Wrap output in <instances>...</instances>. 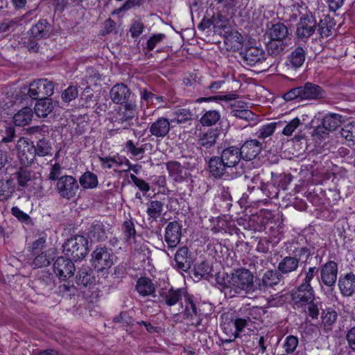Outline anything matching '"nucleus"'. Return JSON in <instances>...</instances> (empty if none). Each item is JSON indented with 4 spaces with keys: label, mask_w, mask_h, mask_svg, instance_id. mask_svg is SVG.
<instances>
[{
    "label": "nucleus",
    "mask_w": 355,
    "mask_h": 355,
    "mask_svg": "<svg viewBox=\"0 0 355 355\" xmlns=\"http://www.w3.org/2000/svg\"><path fill=\"white\" fill-rule=\"evenodd\" d=\"M254 276L248 269H239L223 278L224 288L229 291L230 297L250 293L253 291Z\"/></svg>",
    "instance_id": "f257e3e1"
},
{
    "label": "nucleus",
    "mask_w": 355,
    "mask_h": 355,
    "mask_svg": "<svg viewBox=\"0 0 355 355\" xmlns=\"http://www.w3.org/2000/svg\"><path fill=\"white\" fill-rule=\"evenodd\" d=\"M88 241L82 235H74L62 245V252L73 261H80L88 253Z\"/></svg>",
    "instance_id": "f03ea898"
},
{
    "label": "nucleus",
    "mask_w": 355,
    "mask_h": 355,
    "mask_svg": "<svg viewBox=\"0 0 355 355\" xmlns=\"http://www.w3.org/2000/svg\"><path fill=\"white\" fill-rule=\"evenodd\" d=\"M27 89V94L34 100L44 99L51 96L54 92V83L46 78L34 80Z\"/></svg>",
    "instance_id": "7ed1b4c3"
},
{
    "label": "nucleus",
    "mask_w": 355,
    "mask_h": 355,
    "mask_svg": "<svg viewBox=\"0 0 355 355\" xmlns=\"http://www.w3.org/2000/svg\"><path fill=\"white\" fill-rule=\"evenodd\" d=\"M136 115L135 105L132 103H126L121 107L112 118V125L116 130L129 128L133 124V120Z\"/></svg>",
    "instance_id": "20e7f679"
},
{
    "label": "nucleus",
    "mask_w": 355,
    "mask_h": 355,
    "mask_svg": "<svg viewBox=\"0 0 355 355\" xmlns=\"http://www.w3.org/2000/svg\"><path fill=\"white\" fill-rule=\"evenodd\" d=\"M114 254L105 246L96 248L92 254V263L99 271L110 268L113 265Z\"/></svg>",
    "instance_id": "39448f33"
},
{
    "label": "nucleus",
    "mask_w": 355,
    "mask_h": 355,
    "mask_svg": "<svg viewBox=\"0 0 355 355\" xmlns=\"http://www.w3.org/2000/svg\"><path fill=\"white\" fill-rule=\"evenodd\" d=\"M17 156L21 164L28 166L33 163L35 159V148L32 141L27 138L20 137L16 144Z\"/></svg>",
    "instance_id": "423d86ee"
},
{
    "label": "nucleus",
    "mask_w": 355,
    "mask_h": 355,
    "mask_svg": "<svg viewBox=\"0 0 355 355\" xmlns=\"http://www.w3.org/2000/svg\"><path fill=\"white\" fill-rule=\"evenodd\" d=\"M56 189L62 198L69 200L76 196L79 185L73 176L63 175L58 179Z\"/></svg>",
    "instance_id": "0eeeda50"
},
{
    "label": "nucleus",
    "mask_w": 355,
    "mask_h": 355,
    "mask_svg": "<svg viewBox=\"0 0 355 355\" xmlns=\"http://www.w3.org/2000/svg\"><path fill=\"white\" fill-rule=\"evenodd\" d=\"M73 260L64 257H59L53 263V270L60 279L65 280L74 275L76 270Z\"/></svg>",
    "instance_id": "6e6552de"
},
{
    "label": "nucleus",
    "mask_w": 355,
    "mask_h": 355,
    "mask_svg": "<svg viewBox=\"0 0 355 355\" xmlns=\"http://www.w3.org/2000/svg\"><path fill=\"white\" fill-rule=\"evenodd\" d=\"M183 291L181 289L174 290L170 286H164L159 291V304L171 306L177 304L182 297Z\"/></svg>",
    "instance_id": "1a4fd4ad"
},
{
    "label": "nucleus",
    "mask_w": 355,
    "mask_h": 355,
    "mask_svg": "<svg viewBox=\"0 0 355 355\" xmlns=\"http://www.w3.org/2000/svg\"><path fill=\"white\" fill-rule=\"evenodd\" d=\"M75 279L77 285L85 288H90L96 283L94 271L88 265H83L78 268Z\"/></svg>",
    "instance_id": "9d476101"
},
{
    "label": "nucleus",
    "mask_w": 355,
    "mask_h": 355,
    "mask_svg": "<svg viewBox=\"0 0 355 355\" xmlns=\"http://www.w3.org/2000/svg\"><path fill=\"white\" fill-rule=\"evenodd\" d=\"M338 275L337 263L329 261L324 264L320 270V277L322 283L327 286L334 285Z\"/></svg>",
    "instance_id": "9b49d317"
},
{
    "label": "nucleus",
    "mask_w": 355,
    "mask_h": 355,
    "mask_svg": "<svg viewBox=\"0 0 355 355\" xmlns=\"http://www.w3.org/2000/svg\"><path fill=\"white\" fill-rule=\"evenodd\" d=\"M266 53L263 49L252 46L246 48L243 57L247 64L254 66L262 63L266 60Z\"/></svg>",
    "instance_id": "f8f14e48"
},
{
    "label": "nucleus",
    "mask_w": 355,
    "mask_h": 355,
    "mask_svg": "<svg viewBox=\"0 0 355 355\" xmlns=\"http://www.w3.org/2000/svg\"><path fill=\"white\" fill-rule=\"evenodd\" d=\"M316 21L311 15H306L297 24L296 33L302 38L309 37L315 31Z\"/></svg>",
    "instance_id": "ddd939ff"
},
{
    "label": "nucleus",
    "mask_w": 355,
    "mask_h": 355,
    "mask_svg": "<svg viewBox=\"0 0 355 355\" xmlns=\"http://www.w3.org/2000/svg\"><path fill=\"white\" fill-rule=\"evenodd\" d=\"M220 157L226 167L232 168L239 164L242 157L239 148L230 146L222 151Z\"/></svg>",
    "instance_id": "4468645a"
},
{
    "label": "nucleus",
    "mask_w": 355,
    "mask_h": 355,
    "mask_svg": "<svg viewBox=\"0 0 355 355\" xmlns=\"http://www.w3.org/2000/svg\"><path fill=\"white\" fill-rule=\"evenodd\" d=\"M293 300L297 304L304 305L313 301L315 298L314 291L312 287L300 285L297 289L292 293Z\"/></svg>",
    "instance_id": "2eb2a0df"
},
{
    "label": "nucleus",
    "mask_w": 355,
    "mask_h": 355,
    "mask_svg": "<svg viewBox=\"0 0 355 355\" xmlns=\"http://www.w3.org/2000/svg\"><path fill=\"white\" fill-rule=\"evenodd\" d=\"M300 100H315L321 98L324 96L323 90L317 85L306 83L304 85L300 86Z\"/></svg>",
    "instance_id": "dca6fc26"
},
{
    "label": "nucleus",
    "mask_w": 355,
    "mask_h": 355,
    "mask_svg": "<svg viewBox=\"0 0 355 355\" xmlns=\"http://www.w3.org/2000/svg\"><path fill=\"white\" fill-rule=\"evenodd\" d=\"M261 145L256 139H250L245 141L239 148L241 157L243 159L251 160L257 157L261 152Z\"/></svg>",
    "instance_id": "f3484780"
},
{
    "label": "nucleus",
    "mask_w": 355,
    "mask_h": 355,
    "mask_svg": "<svg viewBox=\"0 0 355 355\" xmlns=\"http://www.w3.org/2000/svg\"><path fill=\"white\" fill-rule=\"evenodd\" d=\"M249 321L247 318H236L234 321L224 323L222 326L223 331L234 338L239 336L243 329L248 326Z\"/></svg>",
    "instance_id": "a211bd4d"
},
{
    "label": "nucleus",
    "mask_w": 355,
    "mask_h": 355,
    "mask_svg": "<svg viewBox=\"0 0 355 355\" xmlns=\"http://www.w3.org/2000/svg\"><path fill=\"white\" fill-rule=\"evenodd\" d=\"M130 94V89L123 83L115 85L110 92L112 101L116 104H126Z\"/></svg>",
    "instance_id": "6ab92c4d"
},
{
    "label": "nucleus",
    "mask_w": 355,
    "mask_h": 355,
    "mask_svg": "<svg viewBox=\"0 0 355 355\" xmlns=\"http://www.w3.org/2000/svg\"><path fill=\"white\" fill-rule=\"evenodd\" d=\"M181 236L180 226L177 222L170 223L165 232V241L168 247L174 248L179 243Z\"/></svg>",
    "instance_id": "aec40b11"
},
{
    "label": "nucleus",
    "mask_w": 355,
    "mask_h": 355,
    "mask_svg": "<svg viewBox=\"0 0 355 355\" xmlns=\"http://www.w3.org/2000/svg\"><path fill=\"white\" fill-rule=\"evenodd\" d=\"M55 286L53 277L47 272H42L35 282V287L37 292L44 294L51 291Z\"/></svg>",
    "instance_id": "412c9836"
},
{
    "label": "nucleus",
    "mask_w": 355,
    "mask_h": 355,
    "mask_svg": "<svg viewBox=\"0 0 355 355\" xmlns=\"http://www.w3.org/2000/svg\"><path fill=\"white\" fill-rule=\"evenodd\" d=\"M19 187H26L31 185L37 179L36 173L26 167H21L15 173Z\"/></svg>",
    "instance_id": "4be33fe9"
},
{
    "label": "nucleus",
    "mask_w": 355,
    "mask_h": 355,
    "mask_svg": "<svg viewBox=\"0 0 355 355\" xmlns=\"http://www.w3.org/2000/svg\"><path fill=\"white\" fill-rule=\"evenodd\" d=\"M338 286L341 293L345 296H351L355 289V275L347 273L340 277L338 280Z\"/></svg>",
    "instance_id": "5701e85b"
},
{
    "label": "nucleus",
    "mask_w": 355,
    "mask_h": 355,
    "mask_svg": "<svg viewBox=\"0 0 355 355\" xmlns=\"http://www.w3.org/2000/svg\"><path fill=\"white\" fill-rule=\"evenodd\" d=\"M231 114L245 121H252L255 116V114L248 109V107L243 102H237L232 105Z\"/></svg>",
    "instance_id": "b1692460"
},
{
    "label": "nucleus",
    "mask_w": 355,
    "mask_h": 355,
    "mask_svg": "<svg viewBox=\"0 0 355 355\" xmlns=\"http://www.w3.org/2000/svg\"><path fill=\"white\" fill-rule=\"evenodd\" d=\"M55 106V103L50 98L39 99L35 105V112L39 117H46L51 113Z\"/></svg>",
    "instance_id": "393cba45"
},
{
    "label": "nucleus",
    "mask_w": 355,
    "mask_h": 355,
    "mask_svg": "<svg viewBox=\"0 0 355 355\" xmlns=\"http://www.w3.org/2000/svg\"><path fill=\"white\" fill-rule=\"evenodd\" d=\"M169 175L177 182L182 181L187 175V169L178 162H170L166 164Z\"/></svg>",
    "instance_id": "a878e982"
},
{
    "label": "nucleus",
    "mask_w": 355,
    "mask_h": 355,
    "mask_svg": "<svg viewBox=\"0 0 355 355\" xmlns=\"http://www.w3.org/2000/svg\"><path fill=\"white\" fill-rule=\"evenodd\" d=\"M305 57V51L302 47H297L289 55L287 66L295 69L300 68L304 64Z\"/></svg>",
    "instance_id": "bb28decb"
},
{
    "label": "nucleus",
    "mask_w": 355,
    "mask_h": 355,
    "mask_svg": "<svg viewBox=\"0 0 355 355\" xmlns=\"http://www.w3.org/2000/svg\"><path fill=\"white\" fill-rule=\"evenodd\" d=\"M209 168L210 173L215 178L222 177L229 169L219 157H214L209 159Z\"/></svg>",
    "instance_id": "cd10ccee"
},
{
    "label": "nucleus",
    "mask_w": 355,
    "mask_h": 355,
    "mask_svg": "<svg viewBox=\"0 0 355 355\" xmlns=\"http://www.w3.org/2000/svg\"><path fill=\"white\" fill-rule=\"evenodd\" d=\"M33 117V110L28 107H23L13 116V122L15 125L25 126L29 124Z\"/></svg>",
    "instance_id": "c85d7f7f"
},
{
    "label": "nucleus",
    "mask_w": 355,
    "mask_h": 355,
    "mask_svg": "<svg viewBox=\"0 0 355 355\" xmlns=\"http://www.w3.org/2000/svg\"><path fill=\"white\" fill-rule=\"evenodd\" d=\"M299 259L293 257H284L278 264V270L283 274H288L297 269Z\"/></svg>",
    "instance_id": "c756f323"
},
{
    "label": "nucleus",
    "mask_w": 355,
    "mask_h": 355,
    "mask_svg": "<svg viewBox=\"0 0 355 355\" xmlns=\"http://www.w3.org/2000/svg\"><path fill=\"white\" fill-rule=\"evenodd\" d=\"M189 250L187 247L180 248L175 256L176 266L180 269L186 271L189 268L190 261L189 257Z\"/></svg>",
    "instance_id": "7c9ffc66"
},
{
    "label": "nucleus",
    "mask_w": 355,
    "mask_h": 355,
    "mask_svg": "<svg viewBox=\"0 0 355 355\" xmlns=\"http://www.w3.org/2000/svg\"><path fill=\"white\" fill-rule=\"evenodd\" d=\"M136 289L140 295L146 296L153 294L155 288L149 278L140 277L137 280Z\"/></svg>",
    "instance_id": "2f4dec72"
},
{
    "label": "nucleus",
    "mask_w": 355,
    "mask_h": 355,
    "mask_svg": "<svg viewBox=\"0 0 355 355\" xmlns=\"http://www.w3.org/2000/svg\"><path fill=\"white\" fill-rule=\"evenodd\" d=\"M79 182L81 187L85 189H92L97 187L98 180L97 175L91 172H85L79 178Z\"/></svg>",
    "instance_id": "473e14b6"
},
{
    "label": "nucleus",
    "mask_w": 355,
    "mask_h": 355,
    "mask_svg": "<svg viewBox=\"0 0 355 355\" xmlns=\"http://www.w3.org/2000/svg\"><path fill=\"white\" fill-rule=\"evenodd\" d=\"M288 35L287 27L282 23L273 24L269 30V36L271 40H284Z\"/></svg>",
    "instance_id": "72a5a7b5"
},
{
    "label": "nucleus",
    "mask_w": 355,
    "mask_h": 355,
    "mask_svg": "<svg viewBox=\"0 0 355 355\" xmlns=\"http://www.w3.org/2000/svg\"><path fill=\"white\" fill-rule=\"evenodd\" d=\"M49 24L46 19H40L32 26L31 32L34 37L43 38L48 35Z\"/></svg>",
    "instance_id": "f704fd0d"
},
{
    "label": "nucleus",
    "mask_w": 355,
    "mask_h": 355,
    "mask_svg": "<svg viewBox=\"0 0 355 355\" xmlns=\"http://www.w3.org/2000/svg\"><path fill=\"white\" fill-rule=\"evenodd\" d=\"M334 26L333 19L329 17H325L320 21L318 31L322 37H327L331 35Z\"/></svg>",
    "instance_id": "c9c22d12"
},
{
    "label": "nucleus",
    "mask_w": 355,
    "mask_h": 355,
    "mask_svg": "<svg viewBox=\"0 0 355 355\" xmlns=\"http://www.w3.org/2000/svg\"><path fill=\"white\" fill-rule=\"evenodd\" d=\"M341 118V116L338 114H327L322 120L323 125H324V128L329 131H334L340 125Z\"/></svg>",
    "instance_id": "e433bc0d"
},
{
    "label": "nucleus",
    "mask_w": 355,
    "mask_h": 355,
    "mask_svg": "<svg viewBox=\"0 0 355 355\" xmlns=\"http://www.w3.org/2000/svg\"><path fill=\"white\" fill-rule=\"evenodd\" d=\"M338 318L337 312L331 308H327L321 313L322 322L326 329H330Z\"/></svg>",
    "instance_id": "4c0bfd02"
},
{
    "label": "nucleus",
    "mask_w": 355,
    "mask_h": 355,
    "mask_svg": "<svg viewBox=\"0 0 355 355\" xmlns=\"http://www.w3.org/2000/svg\"><path fill=\"white\" fill-rule=\"evenodd\" d=\"M340 135L344 138L348 145L355 144V122H351L345 125L340 131Z\"/></svg>",
    "instance_id": "58836bf2"
},
{
    "label": "nucleus",
    "mask_w": 355,
    "mask_h": 355,
    "mask_svg": "<svg viewBox=\"0 0 355 355\" xmlns=\"http://www.w3.org/2000/svg\"><path fill=\"white\" fill-rule=\"evenodd\" d=\"M35 154L40 157H44L51 153L52 146L49 140L42 138L37 141Z\"/></svg>",
    "instance_id": "ea45409f"
},
{
    "label": "nucleus",
    "mask_w": 355,
    "mask_h": 355,
    "mask_svg": "<svg viewBox=\"0 0 355 355\" xmlns=\"http://www.w3.org/2000/svg\"><path fill=\"white\" fill-rule=\"evenodd\" d=\"M220 113L216 110L207 111L200 118V122L204 126H211L220 119Z\"/></svg>",
    "instance_id": "a19ab883"
},
{
    "label": "nucleus",
    "mask_w": 355,
    "mask_h": 355,
    "mask_svg": "<svg viewBox=\"0 0 355 355\" xmlns=\"http://www.w3.org/2000/svg\"><path fill=\"white\" fill-rule=\"evenodd\" d=\"M89 234L92 238L97 241H101L105 237L104 225L101 222L94 223L89 230Z\"/></svg>",
    "instance_id": "79ce46f5"
},
{
    "label": "nucleus",
    "mask_w": 355,
    "mask_h": 355,
    "mask_svg": "<svg viewBox=\"0 0 355 355\" xmlns=\"http://www.w3.org/2000/svg\"><path fill=\"white\" fill-rule=\"evenodd\" d=\"M121 229L125 241L131 242V240L134 239L136 235L135 225L132 219L125 220L122 225Z\"/></svg>",
    "instance_id": "37998d69"
},
{
    "label": "nucleus",
    "mask_w": 355,
    "mask_h": 355,
    "mask_svg": "<svg viewBox=\"0 0 355 355\" xmlns=\"http://www.w3.org/2000/svg\"><path fill=\"white\" fill-rule=\"evenodd\" d=\"M12 180L0 181V201L9 198L15 191Z\"/></svg>",
    "instance_id": "c03bdc74"
},
{
    "label": "nucleus",
    "mask_w": 355,
    "mask_h": 355,
    "mask_svg": "<svg viewBox=\"0 0 355 355\" xmlns=\"http://www.w3.org/2000/svg\"><path fill=\"white\" fill-rule=\"evenodd\" d=\"M280 281V275L276 270L266 271L263 277L262 282L266 286H272L277 285Z\"/></svg>",
    "instance_id": "a18cd8bd"
},
{
    "label": "nucleus",
    "mask_w": 355,
    "mask_h": 355,
    "mask_svg": "<svg viewBox=\"0 0 355 355\" xmlns=\"http://www.w3.org/2000/svg\"><path fill=\"white\" fill-rule=\"evenodd\" d=\"M216 139V133L214 130H209L207 132L202 134L199 139V143L201 146L209 148L212 146Z\"/></svg>",
    "instance_id": "49530a36"
},
{
    "label": "nucleus",
    "mask_w": 355,
    "mask_h": 355,
    "mask_svg": "<svg viewBox=\"0 0 355 355\" xmlns=\"http://www.w3.org/2000/svg\"><path fill=\"white\" fill-rule=\"evenodd\" d=\"M3 127L4 129L0 130V134L2 137L1 143L12 141L16 137L15 128L12 125L7 123H5Z\"/></svg>",
    "instance_id": "de8ad7c7"
},
{
    "label": "nucleus",
    "mask_w": 355,
    "mask_h": 355,
    "mask_svg": "<svg viewBox=\"0 0 355 355\" xmlns=\"http://www.w3.org/2000/svg\"><path fill=\"white\" fill-rule=\"evenodd\" d=\"M285 46L283 40H271L268 44V52L273 55H278L283 52Z\"/></svg>",
    "instance_id": "09e8293b"
},
{
    "label": "nucleus",
    "mask_w": 355,
    "mask_h": 355,
    "mask_svg": "<svg viewBox=\"0 0 355 355\" xmlns=\"http://www.w3.org/2000/svg\"><path fill=\"white\" fill-rule=\"evenodd\" d=\"M297 345L298 338L297 336L290 335L285 338L283 347L286 353L291 354L296 349Z\"/></svg>",
    "instance_id": "8fccbe9b"
},
{
    "label": "nucleus",
    "mask_w": 355,
    "mask_h": 355,
    "mask_svg": "<svg viewBox=\"0 0 355 355\" xmlns=\"http://www.w3.org/2000/svg\"><path fill=\"white\" fill-rule=\"evenodd\" d=\"M173 114L174 120L178 123L185 122L191 118V112L186 108H178L174 111Z\"/></svg>",
    "instance_id": "3c124183"
},
{
    "label": "nucleus",
    "mask_w": 355,
    "mask_h": 355,
    "mask_svg": "<svg viewBox=\"0 0 355 355\" xmlns=\"http://www.w3.org/2000/svg\"><path fill=\"white\" fill-rule=\"evenodd\" d=\"M275 123H268L260 128L256 135L260 139H266L273 134L275 130Z\"/></svg>",
    "instance_id": "603ef678"
},
{
    "label": "nucleus",
    "mask_w": 355,
    "mask_h": 355,
    "mask_svg": "<svg viewBox=\"0 0 355 355\" xmlns=\"http://www.w3.org/2000/svg\"><path fill=\"white\" fill-rule=\"evenodd\" d=\"M59 293L62 296H71L74 295L77 289L73 283L70 282H64L63 284H60L58 287Z\"/></svg>",
    "instance_id": "864d4df0"
},
{
    "label": "nucleus",
    "mask_w": 355,
    "mask_h": 355,
    "mask_svg": "<svg viewBox=\"0 0 355 355\" xmlns=\"http://www.w3.org/2000/svg\"><path fill=\"white\" fill-rule=\"evenodd\" d=\"M169 131L168 120L164 118H160L157 120V137H164Z\"/></svg>",
    "instance_id": "5fc2aeb1"
},
{
    "label": "nucleus",
    "mask_w": 355,
    "mask_h": 355,
    "mask_svg": "<svg viewBox=\"0 0 355 355\" xmlns=\"http://www.w3.org/2000/svg\"><path fill=\"white\" fill-rule=\"evenodd\" d=\"M78 88L75 86H69L62 93V99L66 103H69L78 97Z\"/></svg>",
    "instance_id": "6e6d98bb"
},
{
    "label": "nucleus",
    "mask_w": 355,
    "mask_h": 355,
    "mask_svg": "<svg viewBox=\"0 0 355 355\" xmlns=\"http://www.w3.org/2000/svg\"><path fill=\"white\" fill-rule=\"evenodd\" d=\"M301 121L299 118L296 117L292 119L283 129L282 133L286 136H291L295 130L299 127Z\"/></svg>",
    "instance_id": "4d7b16f0"
},
{
    "label": "nucleus",
    "mask_w": 355,
    "mask_h": 355,
    "mask_svg": "<svg viewBox=\"0 0 355 355\" xmlns=\"http://www.w3.org/2000/svg\"><path fill=\"white\" fill-rule=\"evenodd\" d=\"M51 261L46 253L42 252L36 256L33 260V266L34 268H42L49 265Z\"/></svg>",
    "instance_id": "13d9d810"
},
{
    "label": "nucleus",
    "mask_w": 355,
    "mask_h": 355,
    "mask_svg": "<svg viewBox=\"0 0 355 355\" xmlns=\"http://www.w3.org/2000/svg\"><path fill=\"white\" fill-rule=\"evenodd\" d=\"M211 272L209 265L206 261H202L195 267V273L201 277H207Z\"/></svg>",
    "instance_id": "bf43d9fd"
},
{
    "label": "nucleus",
    "mask_w": 355,
    "mask_h": 355,
    "mask_svg": "<svg viewBox=\"0 0 355 355\" xmlns=\"http://www.w3.org/2000/svg\"><path fill=\"white\" fill-rule=\"evenodd\" d=\"M185 309H184V315L187 318H192L193 316L197 315L196 308L193 302L190 299V297H186L185 299Z\"/></svg>",
    "instance_id": "052dcab7"
},
{
    "label": "nucleus",
    "mask_w": 355,
    "mask_h": 355,
    "mask_svg": "<svg viewBox=\"0 0 355 355\" xmlns=\"http://www.w3.org/2000/svg\"><path fill=\"white\" fill-rule=\"evenodd\" d=\"M127 153L132 157H138L141 155L144 150L142 148L137 147L132 140H128L125 144Z\"/></svg>",
    "instance_id": "680f3d73"
},
{
    "label": "nucleus",
    "mask_w": 355,
    "mask_h": 355,
    "mask_svg": "<svg viewBox=\"0 0 355 355\" xmlns=\"http://www.w3.org/2000/svg\"><path fill=\"white\" fill-rule=\"evenodd\" d=\"M12 214L21 223L28 224L31 221V217L21 211L18 207H13L11 209Z\"/></svg>",
    "instance_id": "e2e57ef3"
},
{
    "label": "nucleus",
    "mask_w": 355,
    "mask_h": 355,
    "mask_svg": "<svg viewBox=\"0 0 355 355\" xmlns=\"http://www.w3.org/2000/svg\"><path fill=\"white\" fill-rule=\"evenodd\" d=\"M263 313V310L261 308L257 306H253L248 309V316L246 318L248 320L249 322L252 320H259Z\"/></svg>",
    "instance_id": "0e129e2a"
},
{
    "label": "nucleus",
    "mask_w": 355,
    "mask_h": 355,
    "mask_svg": "<svg viewBox=\"0 0 355 355\" xmlns=\"http://www.w3.org/2000/svg\"><path fill=\"white\" fill-rule=\"evenodd\" d=\"M227 40L233 43V47L239 49L243 43V37L238 31H234L231 33L230 38H227Z\"/></svg>",
    "instance_id": "69168bd1"
},
{
    "label": "nucleus",
    "mask_w": 355,
    "mask_h": 355,
    "mask_svg": "<svg viewBox=\"0 0 355 355\" xmlns=\"http://www.w3.org/2000/svg\"><path fill=\"white\" fill-rule=\"evenodd\" d=\"M61 174V166L58 163H55L51 164V168L50 170V173L49 174L48 178L50 180L54 181L58 180L60 178L59 176Z\"/></svg>",
    "instance_id": "338daca9"
},
{
    "label": "nucleus",
    "mask_w": 355,
    "mask_h": 355,
    "mask_svg": "<svg viewBox=\"0 0 355 355\" xmlns=\"http://www.w3.org/2000/svg\"><path fill=\"white\" fill-rule=\"evenodd\" d=\"M143 30L144 24L140 21H135L130 28V32L132 37H138L142 33Z\"/></svg>",
    "instance_id": "774afa93"
}]
</instances>
